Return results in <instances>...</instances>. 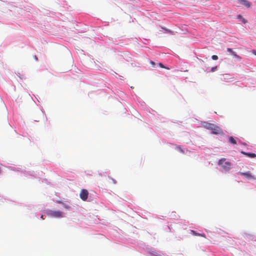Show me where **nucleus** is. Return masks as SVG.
Here are the masks:
<instances>
[{"instance_id": "nucleus-16", "label": "nucleus", "mask_w": 256, "mask_h": 256, "mask_svg": "<svg viewBox=\"0 0 256 256\" xmlns=\"http://www.w3.org/2000/svg\"><path fill=\"white\" fill-rule=\"evenodd\" d=\"M217 68V66L212 67L211 69V72H214Z\"/></svg>"}, {"instance_id": "nucleus-19", "label": "nucleus", "mask_w": 256, "mask_h": 256, "mask_svg": "<svg viewBox=\"0 0 256 256\" xmlns=\"http://www.w3.org/2000/svg\"><path fill=\"white\" fill-rule=\"evenodd\" d=\"M166 30L168 32H170V33H172V32H172V31L171 30H167V29H166Z\"/></svg>"}, {"instance_id": "nucleus-11", "label": "nucleus", "mask_w": 256, "mask_h": 256, "mask_svg": "<svg viewBox=\"0 0 256 256\" xmlns=\"http://www.w3.org/2000/svg\"><path fill=\"white\" fill-rule=\"evenodd\" d=\"M176 150L182 153V154H184V150H183V149L180 146H178L176 147Z\"/></svg>"}, {"instance_id": "nucleus-6", "label": "nucleus", "mask_w": 256, "mask_h": 256, "mask_svg": "<svg viewBox=\"0 0 256 256\" xmlns=\"http://www.w3.org/2000/svg\"><path fill=\"white\" fill-rule=\"evenodd\" d=\"M202 126L208 130H210L212 128V126H213V124H211L208 122H204L202 123Z\"/></svg>"}, {"instance_id": "nucleus-22", "label": "nucleus", "mask_w": 256, "mask_h": 256, "mask_svg": "<svg viewBox=\"0 0 256 256\" xmlns=\"http://www.w3.org/2000/svg\"><path fill=\"white\" fill-rule=\"evenodd\" d=\"M150 64H151L152 66L155 65V63H154V62H152V61H151V62H150Z\"/></svg>"}, {"instance_id": "nucleus-5", "label": "nucleus", "mask_w": 256, "mask_h": 256, "mask_svg": "<svg viewBox=\"0 0 256 256\" xmlns=\"http://www.w3.org/2000/svg\"><path fill=\"white\" fill-rule=\"evenodd\" d=\"M241 175L244 176L246 178H247L248 180H255V178L254 177V176L252 175L250 172H241Z\"/></svg>"}, {"instance_id": "nucleus-7", "label": "nucleus", "mask_w": 256, "mask_h": 256, "mask_svg": "<svg viewBox=\"0 0 256 256\" xmlns=\"http://www.w3.org/2000/svg\"><path fill=\"white\" fill-rule=\"evenodd\" d=\"M241 154H242L250 158H254L256 157V154L254 153L246 152H244L241 151Z\"/></svg>"}, {"instance_id": "nucleus-20", "label": "nucleus", "mask_w": 256, "mask_h": 256, "mask_svg": "<svg viewBox=\"0 0 256 256\" xmlns=\"http://www.w3.org/2000/svg\"><path fill=\"white\" fill-rule=\"evenodd\" d=\"M56 202L58 204H62V203H63L62 202H61L60 200H56Z\"/></svg>"}, {"instance_id": "nucleus-15", "label": "nucleus", "mask_w": 256, "mask_h": 256, "mask_svg": "<svg viewBox=\"0 0 256 256\" xmlns=\"http://www.w3.org/2000/svg\"><path fill=\"white\" fill-rule=\"evenodd\" d=\"M159 66L160 68H167V69H168V68H166L164 66V64H162V63H159Z\"/></svg>"}, {"instance_id": "nucleus-12", "label": "nucleus", "mask_w": 256, "mask_h": 256, "mask_svg": "<svg viewBox=\"0 0 256 256\" xmlns=\"http://www.w3.org/2000/svg\"><path fill=\"white\" fill-rule=\"evenodd\" d=\"M212 58L214 60H217L218 59V56L216 55H213L212 56Z\"/></svg>"}, {"instance_id": "nucleus-21", "label": "nucleus", "mask_w": 256, "mask_h": 256, "mask_svg": "<svg viewBox=\"0 0 256 256\" xmlns=\"http://www.w3.org/2000/svg\"><path fill=\"white\" fill-rule=\"evenodd\" d=\"M228 50L230 52H232V49L230 48H228Z\"/></svg>"}, {"instance_id": "nucleus-10", "label": "nucleus", "mask_w": 256, "mask_h": 256, "mask_svg": "<svg viewBox=\"0 0 256 256\" xmlns=\"http://www.w3.org/2000/svg\"><path fill=\"white\" fill-rule=\"evenodd\" d=\"M229 142L233 144H236V140L232 137L229 138Z\"/></svg>"}, {"instance_id": "nucleus-8", "label": "nucleus", "mask_w": 256, "mask_h": 256, "mask_svg": "<svg viewBox=\"0 0 256 256\" xmlns=\"http://www.w3.org/2000/svg\"><path fill=\"white\" fill-rule=\"evenodd\" d=\"M241 4L248 8H250L251 6V4L246 0H241Z\"/></svg>"}, {"instance_id": "nucleus-2", "label": "nucleus", "mask_w": 256, "mask_h": 256, "mask_svg": "<svg viewBox=\"0 0 256 256\" xmlns=\"http://www.w3.org/2000/svg\"><path fill=\"white\" fill-rule=\"evenodd\" d=\"M212 128L210 130H212L213 134H223L222 130L218 126L213 124V126H212Z\"/></svg>"}, {"instance_id": "nucleus-24", "label": "nucleus", "mask_w": 256, "mask_h": 256, "mask_svg": "<svg viewBox=\"0 0 256 256\" xmlns=\"http://www.w3.org/2000/svg\"><path fill=\"white\" fill-rule=\"evenodd\" d=\"M238 18H240V15H238Z\"/></svg>"}, {"instance_id": "nucleus-13", "label": "nucleus", "mask_w": 256, "mask_h": 256, "mask_svg": "<svg viewBox=\"0 0 256 256\" xmlns=\"http://www.w3.org/2000/svg\"><path fill=\"white\" fill-rule=\"evenodd\" d=\"M62 206H64V208H66V209H69L70 208V206L68 205H66V204L64 203H62Z\"/></svg>"}, {"instance_id": "nucleus-14", "label": "nucleus", "mask_w": 256, "mask_h": 256, "mask_svg": "<svg viewBox=\"0 0 256 256\" xmlns=\"http://www.w3.org/2000/svg\"><path fill=\"white\" fill-rule=\"evenodd\" d=\"M241 20L242 21V22L244 23V24H246L247 22V20H245L244 18H242V17L241 16Z\"/></svg>"}, {"instance_id": "nucleus-1", "label": "nucleus", "mask_w": 256, "mask_h": 256, "mask_svg": "<svg viewBox=\"0 0 256 256\" xmlns=\"http://www.w3.org/2000/svg\"><path fill=\"white\" fill-rule=\"evenodd\" d=\"M226 158H222L218 160V164L221 166L225 170H229L232 168V164L229 162H225Z\"/></svg>"}, {"instance_id": "nucleus-23", "label": "nucleus", "mask_w": 256, "mask_h": 256, "mask_svg": "<svg viewBox=\"0 0 256 256\" xmlns=\"http://www.w3.org/2000/svg\"><path fill=\"white\" fill-rule=\"evenodd\" d=\"M34 59H35L36 60H38V58H37V57H36V56H34Z\"/></svg>"}, {"instance_id": "nucleus-17", "label": "nucleus", "mask_w": 256, "mask_h": 256, "mask_svg": "<svg viewBox=\"0 0 256 256\" xmlns=\"http://www.w3.org/2000/svg\"><path fill=\"white\" fill-rule=\"evenodd\" d=\"M110 179L112 180L113 183L114 184H116V180H114V178H110Z\"/></svg>"}, {"instance_id": "nucleus-3", "label": "nucleus", "mask_w": 256, "mask_h": 256, "mask_svg": "<svg viewBox=\"0 0 256 256\" xmlns=\"http://www.w3.org/2000/svg\"><path fill=\"white\" fill-rule=\"evenodd\" d=\"M49 215L52 217L56 218H60L63 217L62 213L60 211L50 210L49 212Z\"/></svg>"}, {"instance_id": "nucleus-18", "label": "nucleus", "mask_w": 256, "mask_h": 256, "mask_svg": "<svg viewBox=\"0 0 256 256\" xmlns=\"http://www.w3.org/2000/svg\"><path fill=\"white\" fill-rule=\"evenodd\" d=\"M252 53L254 54V55H256V50H252Z\"/></svg>"}, {"instance_id": "nucleus-9", "label": "nucleus", "mask_w": 256, "mask_h": 256, "mask_svg": "<svg viewBox=\"0 0 256 256\" xmlns=\"http://www.w3.org/2000/svg\"><path fill=\"white\" fill-rule=\"evenodd\" d=\"M191 233L192 234L195 235V236H201L206 238V236H205V234H199V233H197L196 232H195V231H194L193 230H191Z\"/></svg>"}, {"instance_id": "nucleus-4", "label": "nucleus", "mask_w": 256, "mask_h": 256, "mask_svg": "<svg viewBox=\"0 0 256 256\" xmlns=\"http://www.w3.org/2000/svg\"><path fill=\"white\" fill-rule=\"evenodd\" d=\"M88 196V192L86 190L83 189L82 190L80 194V198L84 201H86Z\"/></svg>"}]
</instances>
